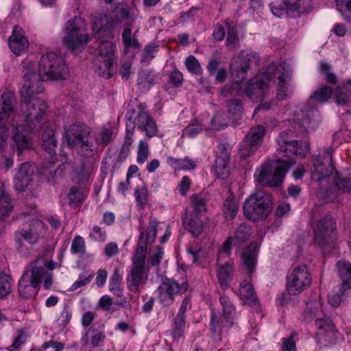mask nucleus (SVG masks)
<instances>
[{"instance_id": "1", "label": "nucleus", "mask_w": 351, "mask_h": 351, "mask_svg": "<svg viewBox=\"0 0 351 351\" xmlns=\"http://www.w3.org/2000/svg\"><path fill=\"white\" fill-rule=\"evenodd\" d=\"M23 85L21 95L29 100L25 108L29 110L30 106L38 104L36 110L30 112V115L38 117L47 109L45 101L36 95L42 90L40 81H65L70 77V71L62 56L56 52H47L43 55L38 65L31 56H27L21 62Z\"/></svg>"}, {"instance_id": "2", "label": "nucleus", "mask_w": 351, "mask_h": 351, "mask_svg": "<svg viewBox=\"0 0 351 351\" xmlns=\"http://www.w3.org/2000/svg\"><path fill=\"white\" fill-rule=\"evenodd\" d=\"M134 20V16L123 8L116 10L112 18L102 14L93 17V31L101 40L98 55L94 61L95 69L99 75L110 78L114 72L113 65L115 62L116 46L111 40L113 38V29L119 23L131 26Z\"/></svg>"}, {"instance_id": "3", "label": "nucleus", "mask_w": 351, "mask_h": 351, "mask_svg": "<svg viewBox=\"0 0 351 351\" xmlns=\"http://www.w3.org/2000/svg\"><path fill=\"white\" fill-rule=\"evenodd\" d=\"M22 97L24 99V103L21 106L23 114L20 115L16 113V99L14 93L7 90L1 96L0 128L5 130V125H12L14 128L12 138L17 147L18 155H21L23 150L32 147V143L29 136L32 129L30 123L34 120L38 122L45 112L39 114L38 117L30 115L29 112H34V108L38 109V104L36 103L27 110L25 106L32 98L25 99L23 96Z\"/></svg>"}, {"instance_id": "4", "label": "nucleus", "mask_w": 351, "mask_h": 351, "mask_svg": "<svg viewBox=\"0 0 351 351\" xmlns=\"http://www.w3.org/2000/svg\"><path fill=\"white\" fill-rule=\"evenodd\" d=\"M285 135V132L281 134L277 139V143L278 149L283 152L289 160L267 161L258 167L254 177L258 184L271 187L280 185L283 182L287 171L295 164L293 156L302 158L308 152L309 146L307 143L289 141Z\"/></svg>"}, {"instance_id": "5", "label": "nucleus", "mask_w": 351, "mask_h": 351, "mask_svg": "<svg viewBox=\"0 0 351 351\" xmlns=\"http://www.w3.org/2000/svg\"><path fill=\"white\" fill-rule=\"evenodd\" d=\"M290 62H282L269 65L265 72L258 73L247 84L246 95L252 101H258L265 98L273 78L278 81L276 98L285 99L293 92V87L289 79L291 72Z\"/></svg>"}, {"instance_id": "6", "label": "nucleus", "mask_w": 351, "mask_h": 351, "mask_svg": "<svg viewBox=\"0 0 351 351\" xmlns=\"http://www.w3.org/2000/svg\"><path fill=\"white\" fill-rule=\"evenodd\" d=\"M56 265L45 256H40L32 262L19 281L20 296L24 298L36 296L43 280L45 289H49L52 285V271Z\"/></svg>"}, {"instance_id": "7", "label": "nucleus", "mask_w": 351, "mask_h": 351, "mask_svg": "<svg viewBox=\"0 0 351 351\" xmlns=\"http://www.w3.org/2000/svg\"><path fill=\"white\" fill-rule=\"evenodd\" d=\"M158 223L156 219H150L147 230L141 232L138 247L132 258V266L126 280L128 288L132 292H136L139 285L145 283L148 278L149 269L145 263L146 246L155 241Z\"/></svg>"}, {"instance_id": "8", "label": "nucleus", "mask_w": 351, "mask_h": 351, "mask_svg": "<svg viewBox=\"0 0 351 351\" xmlns=\"http://www.w3.org/2000/svg\"><path fill=\"white\" fill-rule=\"evenodd\" d=\"M125 117L127 121L125 145H132L134 130L136 126L149 138L157 134L158 128L156 122L148 113L145 106L137 100L132 101L128 104Z\"/></svg>"}, {"instance_id": "9", "label": "nucleus", "mask_w": 351, "mask_h": 351, "mask_svg": "<svg viewBox=\"0 0 351 351\" xmlns=\"http://www.w3.org/2000/svg\"><path fill=\"white\" fill-rule=\"evenodd\" d=\"M304 316L306 319H315V325L318 329L317 335L320 339L329 343L334 341L337 331L332 322L325 317L320 300H312L307 303Z\"/></svg>"}, {"instance_id": "10", "label": "nucleus", "mask_w": 351, "mask_h": 351, "mask_svg": "<svg viewBox=\"0 0 351 351\" xmlns=\"http://www.w3.org/2000/svg\"><path fill=\"white\" fill-rule=\"evenodd\" d=\"M272 199L269 194L258 191L252 194L243 207L244 215L252 221L265 219L271 211Z\"/></svg>"}, {"instance_id": "11", "label": "nucleus", "mask_w": 351, "mask_h": 351, "mask_svg": "<svg viewBox=\"0 0 351 351\" xmlns=\"http://www.w3.org/2000/svg\"><path fill=\"white\" fill-rule=\"evenodd\" d=\"M89 41L87 24L82 18L75 16L67 21L62 38V43L66 47L76 50L85 46Z\"/></svg>"}, {"instance_id": "12", "label": "nucleus", "mask_w": 351, "mask_h": 351, "mask_svg": "<svg viewBox=\"0 0 351 351\" xmlns=\"http://www.w3.org/2000/svg\"><path fill=\"white\" fill-rule=\"evenodd\" d=\"M257 62L256 53L251 51H243L239 55L233 58L230 64V73L235 81L232 84L231 89L239 87V81L245 78L247 71L252 64H256ZM228 92L232 93V90L230 88L228 89V87L225 86L221 90V93L226 97Z\"/></svg>"}, {"instance_id": "13", "label": "nucleus", "mask_w": 351, "mask_h": 351, "mask_svg": "<svg viewBox=\"0 0 351 351\" xmlns=\"http://www.w3.org/2000/svg\"><path fill=\"white\" fill-rule=\"evenodd\" d=\"M313 243L323 252L334 247L337 239L336 222L330 217L319 220L313 230Z\"/></svg>"}, {"instance_id": "14", "label": "nucleus", "mask_w": 351, "mask_h": 351, "mask_svg": "<svg viewBox=\"0 0 351 351\" xmlns=\"http://www.w3.org/2000/svg\"><path fill=\"white\" fill-rule=\"evenodd\" d=\"M89 132L85 125L73 124L65 128L64 137L69 147L75 148L82 156L88 157L92 154L88 141Z\"/></svg>"}, {"instance_id": "15", "label": "nucleus", "mask_w": 351, "mask_h": 351, "mask_svg": "<svg viewBox=\"0 0 351 351\" xmlns=\"http://www.w3.org/2000/svg\"><path fill=\"white\" fill-rule=\"evenodd\" d=\"M220 304L223 311L222 316L218 317L212 311L210 318L212 330L218 333L230 329L238 317L236 308L229 297L226 295L221 296L220 298Z\"/></svg>"}, {"instance_id": "16", "label": "nucleus", "mask_w": 351, "mask_h": 351, "mask_svg": "<svg viewBox=\"0 0 351 351\" xmlns=\"http://www.w3.org/2000/svg\"><path fill=\"white\" fill-rule=\"evenodd\" d=\"M312 281L310 271L306 265L294 267L287 276L286 288L291 295H298L307 289Z\"/></svg>"}, {"instance_id": "17", "label": "nucleus", "mask_w": 351, "mask_h": 351, "mask_svg": "<svg viewBox=\"0 0 351 351\" xmlns=\"http://www.w3.org/2000/svg\"><path fill=\"white\" fill-rule=\"evenodd\" d=\"M188 288L186 282L179 284L173 280L166 279L158 288L159 301L162 304L168 306L173 302L175 295L182 294Z\"/></svg>"}, {"instance_id": "18", "label": "nucleus", "mask_w": 351, "mask_h": 351, "mask_svg": "<svg viewBox=\"0 0 351 351\" xmlns=\"http://www.w3.org/2000/svg\"><path fill=\"white\" fill-rule=\"evenodd\" d=\"M265 134V129L261 125L251 128L240 145V154L243 158H247L256 152L260 147Z\"/></svg>"}, {"instance_id": "19", "label": "nucleus", "mask_w": 351, "mask_h": 351, "mask_svg": "<svg viewBox=\"0 0 351 351\" xmlns=\"http://www.w3.org/2000/svg\"><path fill=\"white\" fill-rule=\"evenodd\" d=\"M36 166L29 162L23 163L18 169L14 178V186L19 192L26 190L36 177Z\"/></svg>"}, {"instance_id": "20", "label": "nucleus", "mask_w": 351, "mask_h": 351, "mask_svg": "<svg viewBox=\"0 0 351 351\" xmlns=\"http://www.w3.org/2000/svg\"><path fill=\"white\" fill-rule=\"evenodd\" d=\"M47 233V230L44 223L38 219H34L29 223L27 228L17 232L16 239L20 241L23 238L33 244L43 240Z\"/></svg>"}, {"instance_id": "21", "label": "nucleus", "mask_w": 351, "mask_h": 351, "mask_svg": "<svg viewBox=\"0 0 351 351\" xmlns=\"http://www.w3.org/2000/svg\"><path fill=\"white\" fill-rule=\"evenodd\" d=\"M323 160L318 158L314 163V171L312 178L317 182H321L326 178L335 177L336 171L332 164L331 154L328 150H324Z\"/></svg>"}, {"instance_id": "22", "label": "nucleus", "mask_w": 351, "mask_h": 351, "mask_svg": "<svg viewBox=\"0 0 351 351\" xmlns=\"http://www.w3.org/2000/svg\"><path fill=\"white\" fill-rule=\"evenodd\" d=\"M332 95H334L335 102L338 105H346L349 99L348 96L342 92L340 87L332 91L329 87L323 86L311 94L308 103L314 101L317 103L323 104L327 101Z\"/></svg>"}, {"instance_id": "23", "label": "nucleus", "mask_w": 351, "mask_h": 351, "mask_svg": "<svg viewBox=\"0 0 351 351\" xmlns=\"http://www.w3.org/2000/svg\"><path fill=\"white\" fill-rule=\"evenodd\" d=\"M229 160V149L226 145L219 144L217 147L215 162L213 167V171L217 178L224 179L228 176Z\"/></svg>"}, {"instance_id": "24", "label": "nucleus", "mask_w": 351, "mask_h": 351, "mask_svg": "<svg viewBox=\"0 0 351 351\" xmlns=\"http://www.w3.org/2000/svg\"><path fill=\"white\" fill-rule=\"evenodd\" d=\"M8 45L10 50L16 56H21L29 48V42L20 26L15 25L14 27L9 38Z\"/></svg>"}, {"instance_id": "25", "label": "nucleus", "mask_w": 351, "mask_h": 351, "mask_svg": "<svg viewBox=\"0 0 351 351\" xmlns=\"http://www.w3.org/2000/svg\"><path fill=\"white\" fill-rule=\"evenodd\" d=\"M287 113L288 116L293 117L294 121L301 124L305 130H308L311 117L313 116L315 111L306 105H303L302 106H291L287 110Z\"/></svg>"}, {"instance_id": "26", "label": "nucleus", "mask_w": 351, "mask_h": 351, "mask_svg": "<svg viewBox=\"0 0 351 351\" xmlns=\"http://www.w3.org/2000/svg\"><path fill=\"white\" fill-rule=\"evenodd\" d=\"M257 244L251 243L242 253L241 261L243 269L251 274L256 265Z\"/></svg>"}, {"instance_id": "27", "label": "nucleus", "mask_w": 351, "mask_h": 351, "mask_svg": "<svg viewBox=\"0 0 351 351\" xmlns=\"http://www.w3.org/2000/svg\"><path fill=\"white\" fill-rule=\"evenodd\" d=\"M106 338V336L99 331L89 328L82 334L81 343L82 346H89L96 348L99 346Z\"/></svg>"}, {"instance_id": "28", "label": "nucleus", "mask_w": 351, "mask_h": 351, "mask_svg": "<svg viewBox=\"0 0 351 351\" xmlns=\"http://www.w3.org/2000/svg\"><path fill=\"white\" fill-rule=\"evenodd\" d=\"M237 294L245 304L251 305L256 302V296L249 280H244L240 284Z\"/></svg>"}, {"instance_id": "29", "label": "nucleus", "mask_w": 351, "mask_h": 351, "mask_svg": "<svg viewBox=\"0 0 351 351\" xmlns=\"http://www.w3.org/2000/svg\"><path fill=\"white\" fill-rule=\"evenodd\" d=\"M13 209V204L10 195L6 193L5 184L0 182V219L8 217Z\"/></svg>"}, {"instance_id": "30", "label": "nucleus", "mask_w": 351, "mask_h": 351, "mask_svg": "<svg viewBox=\"0 0 351 351\" xmlns=\"http://www.w3.org/2000/svg\"><path fill=\"white\" fill-rule=\"evenodd\" d=\"M122 39L125 46L124 53L125 54L131 53L130 58H133L135 51L139 49L140 45L135 36H132L130 27L123 30Z\"/></svg>"}, {"instance_id": "31", "label": "nucleus", "mask_w": 351, "mask_h": 351, "mask_svg": "<svg viewBox=\"0 0 351 351\" xmlns=\"http://www.w3.org/2000/svg\"><path fill=\"white\" fill-rule=\"evenodd\" d=\"M337 269L343 287L351 288V263L346 261H339L337 263Z\"/></svg>"}, {"instance_id": "32", "label": "nucleus", "mask_w": 351, "mask_h": 351, "mask_svg": "<svg viewBox=\"0 0 351 351\" xmlns=\"http://www.w3.org/2000/svg\"><path fill=\"white\" fill-rule=\"evenodd\" d=\"M292 17L309 12L313 8L312 0H289Z\"/></svg>"}, {"instance_id": "33", "label": "nucleus", "mask_w": 351, "mask_h": 351, "mask_svg": "<svg viewBox=\"0 0 351 351\" xmlns=\"http://www.w3.org/2000/svg\"><path fill=\"white\" fill-rule=\"evenodd\" d=\"M272 14L279 18L289 15L292 17V12L289 0H282L276 1L270 5Z\"/></svg>"}, {"instance_id": "34", "label": "nucleus", "mask_w": 351, "mask_h": 351, "mask_svg": "<svg viewBox=\"0 0 351 351\" xmlns=\"http://www.w3.org/2000/svg\"><path fill=\"white\" fill-rule=\"evenodd\" d=\"M167 163L175 170H191L196 167L195 161L189 158L178 159L173 157L167 158Z\"/></svg>"}, {"instance_id": "35", "label": "nucleus", "mask_w": 351, "mask_h": 351, "mask_svg": "<svg viewBox=\"0 0 351 351\" xmlns=\"http://www.w3.org/2000/svg\"><path fill=\"white\" fill-rule=\"evenodd\" d=\"M222 211L226 221L232 220L236 216L238 211V205L233 195H230L224 201Z\"/></svg>"}, {"instance_id": "36", "label": "nucleus", "mask_w": 351, "mask_h": 351, "mask_svg": "<svg viewBox=\"0 0 351 351\" xmlns=\"http://www.w3.org/2000/svg\"><path fill=\"white\" fill-rule=\"evenodd\" d=\"M122 276L123 273L116 269L109 282V290L118 297H121L123 293Z\"/></svg>"}, {"instance_id": "37", "label": "nucleus", "mask_w": 351, "mask_h": 351, "mask_svg": "<svg viewBox=\"0 0 351 351\" xmlns=\"http://www.w3.org/2000/svg\"><path fill=\"white\" fill-rule=\"evenodd\" d=\"M43 147L48 151L50 154H53L57 145L56 140L54 138V130L51 128H47L43 134Z\"/></svg>"}, {"instance_id": "38", "label": "nucleus", "mask_w": 351, "mask_h": 351, "mask_svg": "<svg viewBox=\"0 0 351 351\" xmlns=\"http://www.w3.org/2000/svg\"><path fill=\"white\" fill-rule=\"evenodd\" d=\"M233 265L230 263L221 265L217 269V278L220 285L224 288L227 287L230 275L233 272Z\"/></svg>"}, {"instance_id": "39", "label": "nucleus", "mask_w": 351, "mask_h": 351, "mask_svg": "<svg viewBox=\"0 0 351 351\" xmlns=\"http://www.w3.org/2000/svg\"><path fill=\"white\" fill-rule=\"evenodd\" d=\"M183 224L193 237H199L203 230V224L200 219L186 217L183 219Z\"/></svg>"}, {"instance_id": "40", "label": "nucleus", "mask_w": 351, "mask_h": 351, "mask_svg": "<svg viewBox=\"0 0 351 351\" xmlns=\"http://www.w3.org/2000/svg\"><path fill=\"white\" fill-rule=\"evenodd\" d=\"M12 292V278L4 273L0 274V299L6 298Z\"/></svg>"}, {"instance_id": "41", "label": "nucleus", "mask_w": 351, "mask_h": 351, "mask_svg": "<svg viewBox=\"0 0 351 351\" xmlns=\"http://www.w3.org/2000/svg\"><path fill=\"white\" fill-rule=\"evenodd\" d=\"M337 8L346 20H351V0H335Z\"/></svg>"}, {"instance_id": "42", "label": "nucleus", "mask_w": 351, "mask_h": 351, "mask_svg": "<svg viewBox=\"0 0 351 351\" xmlns=\"http://www.w3.org/2000/svg\"><path fill=\"white\" fill-rule=\"evenodd\" d=\"M99 137L96 138L97 144L107 145L112 138L114 135V128L110 127H104L99 132Z\"/></svg>"}, {"instance_id": "43", "label": "nucleus", "mask_w": 351, "mask_h": 351, "mask_svg": "<svg viewBox=\"0 0 351 351\" xmlns=\"http://www.w3.org/2000/svg\"><path fill=\"white\" fill-rule=\"evenodd\" d=\"M185 65L187 70L193 74L199 75L202 73V69L197 58L193 56H189L186 61Z\"/></svg>"}, {"instance_id": "44", "label": "nucleus", "mask_w": 351, "mask_h": 351, "mask_svg": "<svg viewBox=\"0 0 351 351\" xmlns=\"http://www.w3.org/2000/svg\"><path fill=\"white\" fill-rule=\"evenodd\" d=\"M71 252L73 254H82L86 252V244L84 239L77 235L74 237L72 241L71 246Z\"/></svg>"}, {"instance_id": "45", "label": "nucleus", "mask_w": 351, "mask_h": 351, "mask_svg": "<svg viewBox=\"0 0 351 351\" xmlns=\"http://www.w3.org/2000/svg\"><path fill=\"white\" fill-rule=\"evenodd\" d=\"M69 204L75 206L82 203L84 199L83 193L77 188L73 187L68 194Z\"/></svg>"}, {"instance_id": "46", "label": "nucleus", "mask_w": 351, "mask_h": 351, "mask_svg": "<svg viewBox=\"0 0 351 351\" xmlns=\"http://www.w3.org/2000/svg\"><path fill=\"white\" fill-rule=\"evenodd\" d=\"M250 235V228L245 225H241L237 228L234 237V241L238 245L249 239Z\"/></svg>"}, {"instance_id": "47", "label": "nucleus", "mask_w": 351, "mask_h": 351, "mask_svg": "<svg viewBox=\"0 0 351 351\" xmlns=\"http://www.w3.org/2000/svg\"><path fill=\"white\" fill-rule=\"evenodd\" d=\"M191 201L194 212L197 215H202L207 210V206L205 200L199 196L192 195Z\"/></svg>"}, {"instance_id": "48", "label": "nucleus", "mask_w": 351, "mask_h": 351, "mask_svg": "<svg viewBox=\"0 0 351 351\" xmlns=\"http://www.w3.org/2000/svg\"><path fill=\"white\" fill-rule=\"evenodd\" d=\"M149 155V149L147 143L144 141H140L138 154H137V162L138 164H143L147 160Z\"/></svg>"}, {"instance_id": "49", "label": "nucleus", "mask_w": 351, "mask_h": 351, "mask_svg": "<svg viewBox=\"0 0 351 351\" xmlns=\"http://www.w3.org/2000/svg\"><path fill=\"white\" fill-rule=\"evenodd\" d=\"M185 329V317L184 315L178 313L175 319V328L173 330V335L175 337H180L182 335Z\"/></svg>"}, {"instance_id": "50", "label": "nucleus", "mask_w": 351, "mask_h": 351, "mask_svg": "<svg viewBox=\"0 0 351 351\" xmlns=\"http://www.w3.org/2000/svg\"><path fill=\"white\" fill-rule=\"evenodd\" d=\"M89 237L96 242H104L106 240V232L99 226H94L90 231Z\"/></svg>"}, {"instance_id": "51", "label": "nucleus", "mask_w": 351, "mask_h": 351, "mask_svg": "<svg viewBox=\"0 0 351 351\" xmlns=\"http://www.w3.org/2000/svg\"><path fill=\"white\" fill-rule=\"evenodd\" d=\"M163 254L164 252L162 249L160 247H157L150 252L148 263L153 266L158 265L160 263Z\"/></svg>"}, {"instance_id": "52", "label": "nucleus", "mask_w": 351, "mask_h": 351, "mask_svg": "<svg viewBox=\"0 0 351 351\" xmlns=\"http://www.w3.org/2000/svg\"><path fill=\"white\" fill-rule=\"evenodd\" d=\"M330 67L329 64L325 62H321L319 66V73L324 75L326 80L330 83H335L336 82V76L330 73Z\"/></svg>"}, {"instance_id": "53", "label": "nucleus", "mask_w": 351, "mask_h": 351, "mask_svg": "<svg viewBox=\"0 0 351 351\" xmlns=\"http://www.w3.org/2000/svg\"><path fill=\"white\" fill-rule=\"evenodd\" d=\"M134 195L138 206H143L148 197V191L145 187L138 188L135 190Z\"/></svg>"}, {"instance_id": "54", "label": "nucleus", "mask_w": 351, "mask_h": 351, "mask_svg": "<svg viewBox=\"0 0 351 351\" xmlns=\"http://www.w3.org/2000/svg\"><path fill=\"white\" fill-rule=\"evenodd\" d=\"M92 275H86L84 274H80L78 276V278L73 283V285L69 288L71 291H74L79 289L80 287L84 286L89 283L90 280L92 279Z\"/></svg>"}, {"instance_id": "55", "label": "nucleus", "mask_w": 351, "mask_h": 351, "mask_svg": "<svg viewBox=\"0 0 351 351\" xmlns=\"http://www.w3.org/2000/svg\"><path fill=\"white\" fill-rule=\"evenodd\" d=\"M295 333H293L287 338H283L281 350L282 351H296Z\"/></svg>"}, {"instance_id": "56", "label": "nucleus", "mask_w": 351, "mask_h": 351, "mask_svg": "<svg viewBox=\"0 0 351 351\" xmlns=\"http://www.w3.org/2000/svg\"><path fill=\"white\" fill-rule=\"evenodd\" d=\"M335 185L342 192L349 191L351 190V179L338 178L335 179Z\"/></svg>"}, {"instance_id": "57", "label": "nucleus", "mask_w": 351, "mask_h": 351, "mask_svg": "<svg viewBox=\"0 0 351 351\" xmlns=\"http://www.w3.org/2000/svg\"><path fill=\"white\" fill-rule=\"evenodd\" d=\"M25 341L26 337L24 331L23 330H19L17 337L15 338L13 343L9 348L10 351H14V350L18 349L25 343Z\"/></svg>"}, {"instance_id": "58", "label": "nucleus", "mask_w": 351, "mask_h": 351, "mask_svg": "<svg viewBox=\"0 0 351 351\" xmlns=\"http://www.w3.org/2000/svg\"><path fill=\"white\" fill-rule=\"evenodd\" d=\"M202 128L201 126L198 125L191 124L188 125L183 130V135L189 138H193L196 135H197L202 131Z\"/></svg>"}, {"instance_id": "59", "label": "nucleus", "mask_w": 351, "mask_h": 351, "mask_svg": "<svg viewBox=\"0 0 351 351\" xmlns=\"http://www.w3.org/2000/svg\"><path fill=\"white\" fill-rule=\"evenodd\" d=\"M228 112L235 117L239 114L242 109L241 102L237 99L230 101L228 104Z\"/></svg>"}, {"instance_id": "60", "label": "nucleus", "mask_w": 351, "mask_h": 351, "mask_svg": "<svg viewBox=\"0 0 351 351\" xmlns=\"http://www.w3.org/2000/svg\"><path fill=\"white\" fill-rule=\"evenodd\" d=\"M226 26L228 30L227 42L229 45H234L238 41L235 27L233 25L230 26L229 23H226Z\"/></svg>"}, {"instance_id": "61", "label": "nucleus", "mask_w": 351, "mask_h": 351, "mask_svg": "<svg viewBox=\"0 0 351 351\" xmlns=\"http://www.w3.org/2000/svg\"><path fill=\"white\" fill-rule=\"evenodd\" d=\"M343 291L341 289L338 293H331L328 295V303L334 307H337L341 302V295Z\"/></svg>"}, {"instance_id": "62", "label": "nucleus", "mask_w": 351, "mask_h": 351, "mask_svg": "<svg viewBox=\"0 0 351 351\" xmlns=\"http://www.w3.org/2000/svg\"><path fill=\"white\" fill-rule=\"evenodd\" d=\"M191 179L188 176H184L179 185H178V189L180 191V193L182 195H185L187 193V191L189 190L190 186H191Z\"/></svg>"}, {"instance_id": "63", "label": "nucleus", "mask_w": 351, "mask_h": 351, "mask_svg": "<svg viewBox=\"0 0 351 351\" xmlns=\"http://www.w3.org/2000/svg\"><path fill=\"white\" fill-rule=\"evenodd\" d=\"M71 317H72L71 311H69L68 308H64L62 311V312L60 315V317L58 318V322L60 325L66 326L69 323V322L71 319Z\"/></svg>"}, {"instance_id": "64", "label": "nucleus", "mask_w": 351, "mask_h": 351, "mask_svg": "<svg viewBox=\"0 0 351 351\" xmlns=\"http://www.w3.org/2000/svg\"><path fill=\"white\" fill-rule=\"evenodd\" d=\"M49 348H51L53 350V351H62L64 348V345L61 342L49 341L44 343L42 346V348L43 350H46Z\"/></svg>"}]
</instances>
